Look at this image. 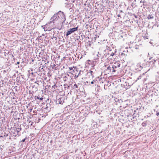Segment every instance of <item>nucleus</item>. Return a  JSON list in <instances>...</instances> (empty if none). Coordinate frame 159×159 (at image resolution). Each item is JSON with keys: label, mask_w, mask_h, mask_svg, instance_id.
<instances>
[{"label": "nucleus", "mask_w": 159, "mask_h": 159, "mask_svg": "<svg viewBox=\"0 0 159 159\" xmlns=\"http://www.w3.org/2000/svg\"><path fill=\"white\" fill-rule=\"evenodd\" d=\"M34 86H32V88H34Z\"/></svg>", "instance_id": "39"}, {"label": "nucleus", "mask_w": 159, "mask_h": 159, "mask_svg": "<svg viewBox=\"0 0 159 159\" xmlns=\"http://www.w3.org/2000/svg\"><path fill=\"white\" fill-rule=\"evenodd\" d=\"M120 64H119L118 63H115L114 65H112V72H115L116 71V69L119 67H120Z\"/></svg>", "instance_id": "5"}, {"label": "nucleus", "mask_w": 159, "mask_h": 159, "mask_svg": "<svg viewBox=\"0 0 159 159\" xmlns=\"http://www.w3.org/2000/svg\"><path fill=\"white\" fill-rule=\"evenodd\" d=\"M78 88V86L76 84H75L73 86V88L74 89H75Z\"/></svg>", "instance_id": "19"}, {"label": "nucleus", "mask_w": 159, "mask_h": 159, "mask_svg": "<svg viewBox=\"0 0 159 159\" xmlns=\"http://www.w3.org/2000/svg\"><path fill=\"white\" fill-rule=\"evenodd\" d=\"M142 126L144 127L145 126L147 125V123L146 122H143L142 124Z\"/></svg>", "instance_id": "18"}, {"label": "nucleus", "mask_w": 159, "mask_h": 159, "mask_svg": "<svg viewBox=\"0 0 159 159\" xmlns=\"http://www.w3.org/2000/svg\"><path fill=\"white\" fill-rule=\"evenodd\" d=\"M86 77H88L90 79H92L94 77L93 75V74H91L88 72H87L86 74Z\"/></svg>", "instance_id": "7"}, {"label": "nucleus", "mask_w": 159, "mask_h": 159, "mask_svg": "<svg viewBox=\"0 0 159 159\" xmlns=\"http://www.w3.org/2000/svg\"><path fill=\"white\" fill-rule=\"evenodd\" d=\"M57 17V13L55 14L50 19V21L49 22V23H54L56 21L58 22V19Z\"/></svg>", "instance_id": "2"}, {"label": "nucleus", "mask_w": 159, "mask_h": 159, "mask_svg": "<svg viewBox=\"0 0 159 159\" xmlns=\"http://www.w3.org/2000/svg\"><path fill=\"white\" fill-rule=\"evenodd\" d=\"M143 36L144 38H145L146 39H148V36L146 35V34H144V33L143 34Z\"/></svg>", "instance_id": "15"}, {"label": "nucleus", "mask_w": 159, "mask_h": 159, "mask_svg": "<svg viewBox=\"0 0 159 159\" xmlns=\"http://www.w3.org/2000/svg\"><path fill=\"white\" fill-rule=\"evenodd\" d=\"M135 18H137V16H135Z\"/></svg>", "instance_id": "40"}, {"label": "nucleus", "mask_w": 159, "mask_h": 159, "mask_svg": "<svg viewBox=\"0 0 159 159\" xmlns=\"http://www.w3.org/2000/svg\"><path fill=\"white\" fill-rule=\"evenodd\" d=\"M39 82L38 81H37V82H35V83L37 84L38 85H39V84L38 83H37V82Z\"/></svg>", "instance_id": "31"}, {"label": "nucleus", "mask_w": 159, "mask_h": 159, "mask_svg": "<svg viewBox=\"0 0 159 159\" xmlns=\"http://www.w3.org/2000/svg\"><path fill=\"white\" fill-rule=\"evenodd\" d=\"M56 98L57 100L56 102V103L57 104H62L64 102V100L65 99V98L63 97L59 98Z\"/></svg>", "instance_id": "4"}, {"label": "nucleus", "mask_w": 159, "mask_h": 159, "mask_svg": "<svg viewBox=\"0 0 159 159\" xmlns=\"http://www.w3.org/2000/svg\"><path fill=\"white\" fill-rule=\"evenodd\" d=\"M31 74H32V75H33V73L32 72V73H31Z\"/></svg>", "instance_id": "41"}, {"label": "nucleus", "mask_w": 159, "mask_h": 159, "mask_svg": "<svg viewBox=\"0 0 159 159\" xmlns=\"http://www.w3.org/2000/svg\"><path fill=\"white\" fill-rule=\"evenodd\" d=\"M67 78L66 76H65V77H64L63 80L64 81H66L67 80Z\"/></svg>", "instance_id": "20"}, {"label": "nucleus", "mask_w": 159, "mask_h": 159, "mask_svg": "<svg viewBox=\"0 0 159 159\" xmlns=\"http://www.w3.org/2000/svg\"><path fill=\"white\" fill-rule=\"evenodd\" d=\"M81 72L83 73V71H81V70H80V71H79V74H78V76H79V75L80 74H81Z\"/></svg>", "instance_id": "24"}, {"label": "nucleus", "mask_w": 159, "mask_h": 159, "mask_svg": "<svg viewBox=\"0 0 159 159\" xmlns=\"http://www.w3.org/2000/svg\"><path fill=\"white\" fill-rule=\"evenodd\" d=\"M78 29V26H77L75 28H73L71 29H70L69 31H68L66 33V36H68L70 34H71L72 33L75 32L76 31H77Z\"/></svg>", "instance_id": "3"}, {"label": "nucleus", "mask_w": 159, "mask_h": 159, "mask_svg": "<svg viewBox=\"0 0 159 159\" xmlns=\"http://www.w3.org/2000/svg\"><path fill=\"white\" fill-rule=\"evenodd\" d=\"M156 115L157 116H158L159 115V112H157V113H156Z\"/></svg>", "instance_id": "28"}, {"label": "nucleus", "mask_w": 159, "mask_h": 159, "mask_svg": "<svg viewBox=\"0 0 159 159\" xmlns=\"http://www.w3.org/2000/svg\"><path fill=\"white\" fill-rule=\"evenodd\" d=\"M57 17L58 19V22L63 23L66 20V18L63 12L59 11L57 13Z\"/></svg>", "instance_id": "1"}, {"label": "nucleus", "mask_w": 159, "mask_h": 159, "mask_svg": "<svg viewBox=\"0 0 159 159\" xmlns=\"http://www.w3.org/2000/svg\"><path fill=\"white\" fill-rule=\"evenodd\" d=\"M29 92L30 96H32L33 95V93H34L33 91H30Z\"/></svg>", "instance_id": "17"}, {"label": "nucleus", "mask_w": 159, "mask_h": 159, "mask_svg": "<svg viewBox=\"0 0 159 159\" xmlns=\"http://www.w3.org/2000/svg\"><path fill=\"white\" fill-rule=\"evenodd\" d=\"M26 138H25L24 139H22L21 141V142H24L25 140V139H26Z\"/></svg>", "instance_id": "23"}, {"label": "nucleus", "mask_w": 159, "mask_h": 159, "mask_svg": "<svg viewBox=\"0 0 159 159\" xmlns=\"http://www.w3.org/2000/svg\"><path fill=\"white\" fill-rule=\"evenodd\" d=\"M34 98L35 100H37V99H38L40 100H42L43 99V98L42 97H41V98H40L39 97L37 96H34Z\"/></svg>", "instance_id": "11"}, {"label": "nucleus", "mask_w": 159, "mask_h": 159, "mask_svg": "<svg viewBox=\"0 0 159 159\" xmlns=\"http://www.w3.org/2000/svg\"><path fill=\"white\" fill-rule=\"evenodd\" d=\"M97 56H98V57H101V54H98Z\"/></svg>", "instance_id": "29"}, {"label": "nucleus", "mask_w": 159, "mask_h": 159, "mask_svg": "<svg viewBox=\"0 0 159 159\" xmlns=\"http://www.w3.org/2000/svg\"><path fill=\"white\" fill-rule=\"evenodd\" d=\"M152 58V57H150L149 58V60H150Z\"/></svg>", "instance_id": "38"}, {"label": "nucleus", "mask_w": 159, "mask_h": 159, "mask_svg": "<svg viewBox=\"0 0 159 159\" xmlns=\"http://www.w3.org/2000/svg\"><path fill=\"white\" fill-rule=\"evenodd\" d=\"M86 82L87 83H88V81H86Z\"/></svg>", "instance_id": "43"}, {"label": "nucleus", "mask_w": 159, "mask_h": 159, "mask_svg": "<svg viewBox=\"0 0 159 159\" xmlns=\"http://www.w3.org/2000/svg\"><path fill=\"white\" fill-rule=\"evenodd\" d=\"M141 76H140L139 77L137 78V80H138L139 79V77H141Z\"/></svg>", "instance_id": "30"}, {"label": "nucleus", "mask_w": 159, "mask_h": 159, "mask_svg": "<svg viewBox=\"0 0 159 159\" xmlns=\"http://www.w3.org/2000/svg\"><path fill=\"white\" fill-rule=\"evenodd\" d=\"M78 75H75V79L77 78L78 77Z\"/></svg>", "instance_id": "27"}, {"label": "nucleus", "mask_w": 159, "mask_h": 159, "mask_svg": "<svg viewBox=\"0 0 159 159\" xmlns=\"http://www.w3.org/2000/svg\"><path fill=\"white\" fill-rule=\"evenodd\" d=\"M96 81H94V80H93V81H91L90 83L91 84H94V83H95Z\"/></svg>", "instance_id": "22"}, {"label": "nucleus", "mask_w": 159, "mask_h": 159, "mask_svg": "<svg viewBox=\"0 0 159 159\" xmlns=\"http://www.w3.org/2000/svg\"><path fill=\"white\" fill-rule=\"evenodd\" d=\"M21 127L20 128H16L15 129V130L17 134H18V133L20 132V131L21 130Z\"/></svg>", "instance_id": "10"}, {"label": "nucleus", "mask_w": 159, "mask_h": 159, "mask_svg": "<svg viewBox=\"0 0 159 159\" xmlns=\"http://www.w3.org/2000/svg\"><path fill=\"white\" fill-rule=\"evenodd\" d=\"M89 84L90 85V84H89V83H90V82H89Z\"/></svg>", "instance_id": "42"}, {"label": "nucleus", "mask_w": 159, "mask_h": 159, "mask_svg": "<svg viewBox=\"0 0 159 159\" xmlns=\"http://www.w3.org/2000/svg\"><path fill=\"white\" fill-rule=\"evenodd\" d=\"M20 62L19 61L17 62L16 64H20Z\"/></svg>", "instance_id": "32"}, {"label": "nucleus", "mask_w": 159, "mask_h": 159, "mask_svg": "<svg viewBox=\"0 0 159 159\" xmlns=\"http://www.w3.org/2000/svg\"><path fill=\"white\" fill-rule=\"evenodd\" d=\"M120 11V12L119 13L118 15V16L119 17H120L122 15V14L124 12L123 11H122V10Z\"/></svg>", "instance_id": "13"}, {"label": "nucleus", "mask_w": 159, "mask_h": 159, "mask_svg": "<svg viewBox=\"0 0 159 159\" xmlns=\"http://www.w3.org/2000/svg\"><path fill=\"white\" fill-rule=\"evenodd\" d=\"M111 68L110 66H109L107 67V70H109L110 71H111Z\"/></svg>", "instance_id": "21"}, {"label": "nucleus", "mask_w": 159, "mask_h": 159, "mask_svg": "<svg viewBox=\"0 0 159 159\" xmlns=\"http://www.w3.org/2000/svg\"><path fill=\"white\" fill-rule=\"evenodd\" d=\"M8 136V134H6L5 135H4V136Z\"/></svg>", "instance_id": "33"}, {"label": "nucleus", "mask_w": 159, "mask_h": 159, "mask_svg": "<svg viewBox=\"0 0 159 159\" xmlns=\"http://www.w3.org/2000/svg\"><path fill=\"white\" fill-rule=\"evenodd\" d=\"M116 51L114 50V49L112 48V51H108V55H110V57H113L115 54Z\"/></svg>", "instance_id": "6"}, {"label": "nucleus", "mask_w": 159, "mask_h": 159, "mask_svg": "<svg viewBox=\"0 0 159 159\" xmlns=\"http://www.w3.org/2000/svg\"><path fill=\"white\" fill-rule=\"evenodd\" d=\"M106 49L107 50H109V51H112V50L111 48L110 47L107 46Z\"/></svg>", "instance_id": "14"}, {"label": "nucleus", "mask_w": 159, "mask_h": 159, "mask_svg": "<svg viewBox=\"0 0 159 159\" xmlns=\"http://www.w3.org/2000/svg\"><path fill=\"white\" fill-rule=\"evenodd\" d=\"M88 72L91 73V74H93L92 73H93V71L91 70H89V71Z\"/></svg>", "instance_id": "26"}, {"label": "nucleus", "mask_w": 159, "mask_h": 159, "mask_svg": "<svg viewBox=\"0 0 159 159\" xmlns=\"http://www.w3.org/2000/svg\"><path fill=\"white\" fill-rule=\"evenodd\" d=\"M78 70L75 67L71 71V72H69L70 73H71L72 74H74V73H75L76 71H78Z\"/></svg>", "instance_id": "9"}, {"label": "nucleus", "mask_w": 159, "mask_h": 159, "mask_svg": "<svg viewBox=\"0 0 159 159\" xmlns=\"http://www.w3.org/2000/svg\"><path fill=\"white\" fill-rule=\"evenodd\" d=\"M140 3H144V2H143L142 1H141L140 2Z\"/></svg>", "instance_id": "35"}, {"label": "nucleus", "mask_w": 159, "mask_h": 159, "mask_svg": "<svg viewBox=\"0 0 159 159\" xmlns=\"http://www.w3.org/2000/svg\"><path fill=\"white\" fill-rule=\"evenodd\" d=\"M64 86L65 88H69V86L67 84H64Z\"/></svg>", "instance_id": "16"}, {"label": "nucleus", "mask_w": 159, "mask_h": 159, "mask_svg": "<svg viewBox=\"0 0 159 159\" xmlns=\"http://www.w3.org/2000/svg\"><path fill=\"white\" fill-rule=\"evenodd\" d=\"M153 60L154 61V62H156V60L155 59H153Z\"/></svg>", "instance_id": "34"}, {"label": "nucleus", "mask_w": 159, "mask_h": 159, "mask_svg": "<svg viewBox=\"0 0 159 159\" xmlns=\"http://www.w3.org/2000/svg\"><path fill=\"white\" fill-rule=\"evenodd\" d=\"M114 101L115 102H116V105H118V103H120L121 102H122V101L121 99H119L117 98L114 99Z\"/></svg>", "instance_id": "8"}, {"label": "nucleus", "mask_w": 159, "mask_h": 159, "mask_svg": "<svg viewBox=\"0 0 159 159\" xmlns=\"http://www.w3.org/2000/svg\"><path fill=\"white\" fill-rule=\"evenodd\" d=\"M55 85H55H55H54L52 86V88H54V87L55 86Z\"/></svg>", "instance_id": "36"}, {"label": "nucleus", "mask_w": 159, "mask_h": 159, "mask_svg": "<svg viewBox=\"0 0 159 159\" xmlns=\"http://www.w3.org/2000/svg\"><path fill=\"white\" fill-rule=\"evenodd\" d=\"M69 69L70 70L72 71L73 69V68L72 67H69Z\"/></svg>", "instance_id": "25"}, {"label": "nucleus", "mask_w": 159, "mask_h": 159, "mask_svg": "<svg viewBox=\"0 0 159 159\" xmlns=\"http://www.w3.org/2000/svg\"><path fill=\"white\" fill-rule=\"evenodd\" d=\"M154 18L153 16L152 15H149L148 16V19H152Z\"/></svg>", "instance_id": "12"}, {"label": "nucleus", "mask_w": 159, "mask_h": 159, "mask_svg": "<svg viewBox=\"0 0 159 159\" xmlns=\"http://www.w3.org/2000/svg\"><path fill=\"white\" fill-rule=\"evenodd\" d=\"M63 159H67V157H64Z\"/></svg>", "instance_id": "37"}]
</instances>
